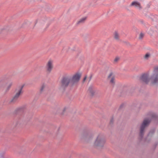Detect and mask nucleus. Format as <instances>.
Returning a JSON list of instances; mask_svg holds the SVG:
<instances>
[{"instance_id": "nucleus-24", "label": "nucleus", "mask_w": 158, "mask_h": 158, "mask_svg": "<svg viewBox=\"0 0 158 158\" xmlns=\"http://www.w3.org/2000/svg\"><path fill=\"white\" fill-rule=\"evenodd\" d=\"M156 116L155 115H153L152 116V119L155 118H156Z\"/></svg>"}, {"instance_id": "nucleus-18", "label": "nucleus", "mask_w": 158, "mask_h": 158, "mask_svg": "<svg viewBox=\"0 0 158 158\" xmlns=\"http://www.w3.org/2000/svg\"><path fill=\"white\" fill-rule=\"evenodd\" d=\"M4 84V82L3 81H0V88L2 87Z\"/></svg>"}, {"instance_id": "nucleus-20", "label": "nucleus", "mask_w": 158, "mask_h": 158, "mask_svg": "<svg viewBox=\"0 0 158 158\" xmlns=\"http://www.w3.org/2000/svg\"><path fill=\"white\" fill-rule=\"evenodd\" d=\"M25 84H22V85H21V86L20 87V93H21V90L22 89H23V88L25 86Z\"/></svg>"}, {"instance_id": "nucleus-21", "label": "nucleus", "mask_w": 158, "mask_h": 158, "mask_svg": "<svg viewBox=\"0 0 158 158\" xmlns=\"http://www.w3.org/2000/svg\"><path fill=\"white\" fill-rule=\"evenodd\" d=\"M66 110V108L64 107V108L63 110H62V112L61 113V114H63L64 112V111Z\"/></svg>"}, {"instance_id": "nucleus-13", "label": "nucleus", "mask_w": 158, "mask_h": 158, "mask_svg": "<svg viewBox=\"0 0 158 158\" xmlns=\"http://www.w3.org/2000/svg\"><path fill=\"white\" fill-rule=\"evenodd\" d=\"M12 85V83H11V82L9 83L8 85L6 87V91H8L10 89V88L11 87Z\"/></svg>"}, {"instance_id": "nucleus-4", "label": "nucleus", "mask_w": 158, "mask_h": 158, "mask_svg": "<svg viewBox=\"0 0 158 158\" xmlns=\"http://www.w3.org/2000/svg\"><path fill=\"white\" fill-rule=\"evenodd\" d=\"M150 121V120L149 119H146L144 120L140 128V136L143 135L145 127L148 125Z\"/></svg>"}, {"instance_id": "nucleus-8", "label": "nucleus", "mask_w": 158, "mask_h": 158, "mask_svg": "<svg viewBox=\"0 0 158 158\" xmlns=\"http://www.w3.org/2000/svg\"><path fill=\"white\" fill-rule=\"evenodd\" d=\"M131 5L134 6L139 9H140L141 8V6L140 4L136 2H132L131 4Z\"/></svg>"}, {"instance_id": "nucleus-25", "label": "nucleus", "mask_w": 158, "mask_h": 158, "mask_svg": "<svg viewBox=\"0 0 158 158\" xmlns=\"http://www.w3.org/2000/svg\"><path fill=\"white\" fill-rule=\"evenodd\" d=\"M151 132H150L149 133V135H150L151 134Z\"/></svg>"}, {"instance_id": "nucleus-19", "label": "nucleus", "mask_w": 158, "mask_h": 158, "mask_svg": "<svg viewBox=\"0 0 158 158\" xmlns=\"http://www.w3.org/2000/svg\"><path fill=\"white\" fill-rule=\"evenodd\" d=\"M144 36V34L142 33H140L139 34V38L140 39H142Z\"/></svg>"}, {"instance_id": "nucleus-11", "label": "nucleus", "mask_w": 158, "mask_h": 158, "mask_svg": "<svg viewBox=\"0 0 158 158\" xmlns=\"http://www.w3.org/2000/svg\"><path fill=\"white\" fill-rule=\"evenodd\" d=\"M114 38L116 40H118L119 39V35L118 34L117 32H115L114 34Z\"/></svg>"}, {"instance_id": "nucleus-17", "label": "nucleus", "mask_w": 158, "mask_h": 158, "mask_svg": "<svg viewBox=\"0 0 158 158\" xmlns=\"http://www.w3.org/2000/svg\"><path fill=\"white\" fill-rule=\"evenodd\" d=\"M119 60V58L118 57H116L114 60V63H116L118 62Z\"/></svg>"}, {"instance_id": "nucleus-5", "label": "nucleus", "mask_w": 158, "mask_h": 158, "mask_svg": "<svg viewBox=\"0 0 158 158\" xmlns=\"http://www.w3.org/2000/svg\"><path fill=\"white\" fill-rule=\"evenodd\" d=\"M53 61L49 60L46 66L47 72L48 73H50L52 70L53 68Z\"/></svg>"}, {"instance_id": "nucleus-12", "label": "nucleus", "mask_w": 158, "mask_h": 158, "mask_svg": "<svg viewBox=\"0 0 158 158\" xmlns=\"http://www.w3.org/2000/svg\"><path fill=\"white\" fill-rule=\"evenodd\" d=\"M88 91L92 95H93L95 92L94 90L92 87H90L89 88Z\"/></svg>"}, {"instance_id": "nucleus-7", "label": "nucleus", "mask_w": 158, "mask_h": 158, "mask_svg": "<svg viewBox=\"0 0 158 158\" xmlns=\"http://www.w3.org/2000/svg\"><path fill=\"white\" fill-rule=\"evenodd\" d=\"M19 96L20 90H19L18 92L16 93L13 98L11 99L10 101V102L11 103L15 102L18 99Z\"/></svg>"}, {"instance_id": "nucleus-3", "label": "nucleus", "mask_w": 158, "mask_h": 158, "mask_svg": "<svg viewBox=\"0 0 158 158\" xmlns=\"http://www.w3.org/2000/svg\"><path fill=\"white\" fill-rule=\"evenodd\" d=\"M105 140L103 136L101 135H98L94 143L93 146L96 148L102 147L104 145Z\"/></svg>"}, {"instance_id": "nucleus-26", "label": "nucleus", "mask_w": 158, "mask_h": 158, "mask_svg": "<svg viewBox=\"0 0 158 158\" xmlns=\"http://www.w3.org/2000/svg\"><path fill=\"white\" fill-rule=\"evenodd\" d=\"M29 1H31V0H28Z\"/></svg>"}, {"instance_id": "nucleus-2", "label": "nucleus", "mask_w": 158, "mask_h": 158, "mask_svg": "<svg viewBox=\"0 0 158 158\" xmlns=\"http://www.w3.org/2000/svg\"><path fill=\"white\" fill-rule=\"evenodd\" d=\"M140 79L143 82L146 84L150 82V84L152 85L158 83V67L155 69L150 78L149 77V74L147 73L142 75Z\"/></svg>"}, {"instance_id": "nucleus-15", "label": "nucleus", "mask_w": 158, "mask_h": 158, "mask_svg": "<svg viewBox=\"0 0 158 158\" xmlns=\"http://www.w3.org/2000/svg\"><path fill=\"white\" fill-rule=\"evenodd\" d=\"M46 87V85L44 84H43L41 86L40 88V91L41 92L44 91V89Z\"/></svg>"}, {"instance_id": "nucleus-9", "label": "nucleus", "mask_w": 158, "mask_h": 158, "mask_svg": "<svg viewBox=\"0 0 158 158\" xmlns=\"http://www.w3.org/2000/svg\"><path fill=\"white\" fill-rule=\"evenodd\" d=\"M45 23V21L43 19H38L36 22V23L40 26H43Z\"/></svg>"}, {"instance_id": "nucleus-10", "label": "nucleus", "mask_w": 158, "mask_h": 158, "mask_svg": "<svg viewBox=\"0 0 158 158\" xmlns=\"http://www.w3.org/2000/svg\"><path fill=\"white\" fill-rule=\"evenodd\" d=\"M87 17H83L77 22L78 24H80L84 23Z\"/></svg>"}, {"instance_id": "nucleus-14", "label": "nucleus", "mask_w": 158, "mask_h": 158, "mask_svg": "<svg viewBox=\"0 0 158 158\" xmlns=\"http://www.w3.org/2000/svg\"><path fill=\"white\" fill-rule=\"evenodd\" d=\"M20 112V108H18L15 109L14 111V114H17L19 113Z\"/></svg>"}, {"instance_id": "nucleus-16", "label": "nucleus", "mask_w": 158, "mask_h": 158, "mask_svg": "<svg viewBox=\"0 0 158 158\" xmlns=\"http://www.w3.org/2000/svg\"><path fill=\"white\" fill-rule=\"evenodd\" d=\"M150 56V54L149 53H147L145 54L144 56V58L145 59H148Z\"/></svg>"}, {"instance_id": "nucleus-6", "label": "nucleus", "mask_w": 158, "mask_h": 158, "mask_svg": "<svg viewBox=\"0 0 158 158\" xmlns=\"http://www.w3.org/2000/svg\"><path fill=\"white\" fill-rule=\"evenodd\" d=\"M107 79L110 80V83L114 85L115 83V75L112 72H110L108 75Z\"/></svg>"}, {"instance_id": "nucleus-23", "label": "nucleus", "mask_w": 158, "mask_h": 158, "mask_svg": "<svg viewBox=\"0 0 158 158\" xmlns=\"http://www.w3.org/2000/svg\"><path fill=\"white\" fill-rule=\"evenodd\" d=\"M86 78H87V77H86V76L85 77H84V78L83 79V82H85V81Z\"/></svg>"}, {"instance_id": "nucleus-22", "label": "nucleus", "mask_w": 158, "mask_h": 158, "mask_svg": "<svg viewBox=\"0 0 158 158\" xmlns=\"http://www.w3.org/2000/svg\"><path fill=\"white\" fill-rule=\"evenodd\" d=\"M4 30V28L2 27H0V33L2 32V30Z\"/></svg>"}, {"instance_id": "nucleus-1", "label": "nucleus", "mask_w": 158, "mask_h": 158, "mask_svg": "<svg viewBox=\"0 0 158 158\" xmlns=\"http://www.w3.org/2000/svg\"><path fill=\"white\" fill-rule=\"evenodd\" d=\"M81 75L79 73L73 74L72 77L69 75L64 77L61 81V86L63 87L67 86L69 84L73 86L77 84L79 81Z\"/></svg>"}]
</instances>
